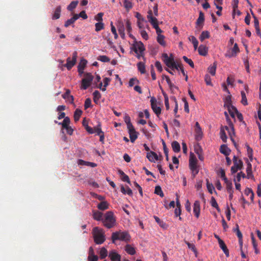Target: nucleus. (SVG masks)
<instances>
[{"instance_id":"nucleus-1","label":"nucleus","mask_w":261,"mask_h":261,"mask_svg":"<svg viewBox=\"0 0 261 261\" xmlns=\"http://www.w3.org/2000/svg\"><path fill=\"white\" fill-rule=\"evenodd\" d=\"M225 115L226 117L227 123L228 126H222L220 129V138L224 142H226L227 141V133L230 138L231 140L233 141V137L234 136V129L232 123L230 120L228 119V116L226 112H225Z\"/></svg>"},{"instance_id":"nucleus-2","label":"nucleus","mask_w":261,"mask_h":261,"mask_svg":"<svg viewBox=\"0 0 261 261\" xmlns=\"http://www.w3.org/2000/svg\"><path fill=\"white\" fill-rule=\"evenodd\" d=\"M102 223L107 228H111L116 225V218L112 211H108L104 215Z\"/></svg>"},{"instance_id":"nucleus-3","label":"nucleus","mask_w":261,"mask_h":261,"mask_svg":"<svg viewBox=\"0 0 261 261\" xmlns=\"http://www.w3.org/2000/svg\"><path fill=\"white\" fill-rule=\"evenodd\" d=\"M112 240L113 243H115L117 240L128 242L130 240V236L126 231H118L112 233Z\"/></svg>"},{"instance_id":"nucleus-4","label":"nucleus","mask_w":261,"mask_h":261,"mask_svg":"<svg viewBox=\"0 0 261 261\" xmlns=\"http://www.w3.org/2000/svg\"><path fill=\"white\" fill-rule=\"evenodd\" d=\"M162 59L165 65L172 70H174V68H176L178 63L174 61L173 55L171 54L169 56L166 53H163L162 55Z\"/></svg>"},{"instance_id":"nucleus-5","label":"nucleus","mask_w":261,"mask_h":261,"mask_svg":"<svg viewBox=\"0 0 261 261\" xmlns=\"http://www.w3.org/2000/svg\"><path fill=\"white\" fill-rule=\"evenodd\" d=\"M93 234L96 244H101L105 242L106 240L105 232L102 228L94 227L93 229Z\"/></svg>"},{"instance_id":"nucleus-6","label":"nucleus","mask_w":261,"mask_h":261,"mask_svg":"<svg viewBox=\"0 0 261 261\" xmlns=\"http://www.w3.org/2000/svg\"><path fill=\"white\" fill-rule=\"evenodd\" d=\"M132 49L136 53L137 58L140 59L141 57L144 58L145 47L142 42L141 41L135 42L133 45Z\"/></svg>"},{"instance_id":"nucleus-7","label":"nucleus","mask_w":261,"mask_h":261,"mask_svg":"<svg viewBox=\"0 0 261 261\" xmlns=\"http://www.w3.org/2000/svg\"><path fill=\"white\" fill-rule=\"evenodd\" d=\"M197 160L196 156L193 152H190L189 157V167L192 173L196 175L198 172L197 166Z\"/></svg>"},{"instance_id":"nucleus-8","label":"nucleus","mask_w":261,"mask_h":261,"mask_svg":"<svg viewBox=\"0 0 261 261\" xmlns=\"http://www.w3.org/2000/svg\"><path fill=\"white\" fill-rule=\"evenodd\" d=\"M93 80V76L91 73H85L84 74V77L82 81L81 88L84 90L87 89L90 86Z\"/></svg>"},{"instance_id":"nucleus-9","label":"nucleus","mask_w":261,"mask_h":261,"mask_svg":"<svg viewBox=\"0 0 261 261\" xmlns=\"http://www.w3.org/2000/svg\"><path fill=\"white\" fill-rule=\"evenodd\" d=\"M233 166L231 168V172L232 174L236 173L238 170H241L243 166V162L236 156L233 158Z\"/></svg>"},{"instance_id":"nucleus-10","label":"nucleus","mask_w":261,"mask_h":261,"mask_svg":"<svg viewBox=\"0 0 261 261\" xmlns=\"http://www.w3.org/2000/svg\"><path fill=\"white\" fill-rule=\"evenodd\" d=\"M77 57V53L75 51L72 53V58L68 57L67 59V63L65 65V66L67 68L68 70H70L72 67L74 66L76 62Z\"/></svg>"},{"instance_id":"nucleus-11","label":"nucleus","mask_w":261,"mask_h":261,"mask_svg":"<svg viewBox=\"0 0 261 261\" xmlns=\"http://www.w3.org/2000/svg\"><path fill=\"white\" fill-rule=\"evenodd\" d=\"M151 107L154 113L159 116L161 113V109L156 99L152 97L150 99Z\"/></svg>"},{"instance_id":"nucleus-12","label":"nucleus","mask_w":261,"mask_h":261,"mask_svg":"<svg viewBox=\"0 0 261 261\" xmlns=\"http://www.w3.org/2000/svg\"><path fill=\"white\" fill-rule=\"evenodd\" d=\"M87 61L86 59L84 58L81 59L77 66L78 72L80 76H82V75L83 74L84 70L87 65Z\"/></svg>"},{"instance_id":"nucleus-13","label":"nucleus","mask_w":261,"mask_h":261,"mask_svg":"<svg viewBox=\"0 0 261 261\" xmlns=\"http://www.w3.org/2000/svg\"><path fill=\"white\" fill-rule=\"evenodd\" d=\"M147 18L149 21V22H150V23L152 24L153 27H156V25H159L158 24V21L156 17H153L152 16V13L151 10H149L148 12V14L147 15Z\"/></svg>"},{"instance_id":"nucleus-14","label":"nucleus","mask_w":261,"mask_h":261,"mask_svg":"<svg viewBox=\"0 0 261 261\" xmlns=\"http://www.w3.org/2000/svg\"><path fill=\"white\" fill-rule=\"evenodd\" d=\"M195 138L197 140H200L202 137V131L201 128L200 126V125L198 122H196L195 123Z\"/></svg>"},{"instance_id":"nucleus-15","label":"nucleus","mask_w":261,"mask_h":261,"mask_svg":"<svg viewBox=\"0 0 261 261\" xmlns=\"http://www.w3.org/2000/svg\"><path fill=\"white\" fill-rule=\"evenodd\" d=\"M129 135L130 140L134 142L138 138V133L135 130L134 127L127 128Z\"/></svg>"},{"instance_id":"nucleus-16","label":"nucleus","mask_w":261,"mask_h":261,"mask_svg":"<svg viewBox=\"0 0 261 261\" xmlns=\"http://www.w3.org/2000/svg\"><path fill=\"white\" fill-rule=\"evenodd\" d=\"M118 32L122 39L125 38V29L124 27L123 23L121 20H118L116 24Z\"/></svg>"},{"instance_id":"nucleus-17","label":"nucleus","mask_w":261,"mask_h":261,"mask_svg":"<svg viewBox=\"0 0 261 261\" xmlns=\"http://www.w3.org/2000/svg\"><path fill=\"white\" fill-rule=\"evenodd\" d=\"M246 177L248 179H252L253 178V175L252 172V165L248 159L246 160Z\"/></svg>"},{"instance_id":"nucleus-18","label":"nucleus","mask_w":261,"mask_h":261,"mask_svg":"<svg viewBox=\"0 0 261 261\" xmlns=\"http://www.w3.org/2000/svg\"><path fill=\"white\" fill-rule=\"evenodd\" d=\"M193 212L197 218L200 216V205L198 201H195L193 205Z\"/></svg>"},{"instance_id":"nucleus-19","label":"nucleus","mask_w":261,"mask_h":261,"mask_svg":"<svg viewBox=\"0 0 261 261\" xmlns=\"http://www.w3.org/2000/svg\"><path fill=\"white\" fill-rule=\"evenodd\" d=\"M70 91L69 89H66L65 93L62 95V97L66 100V102L72 103L74 98L73 96L70 95Z\"/></svg>"},{"instance_id":"nucleus-20","label":"nucleus","mask_w":261,"mask_h":261,"mask_svg":"<svg viewBox=\"0 0 261 261\" xmlns=\"http://www.w3.org/2000/svg\"><path fill=\"white\" fill-rule=\"evenodd\" d=\"M147 158L151 162L155 163L158 160V156L156 153L153 151H150L147 153Z\"/></svg>"},{"instance_id":"nucleus-21","label":"nucleus","mask_w":261,"mask_h":261,"mask_svg":"<svg viewBox=\"0 0 261 261\" xmlns=\"http://www.w3.org/2000/svg\"><path fill=\"white\" fill-rule=\"evenodd\" d=\"M109 256L112 261H120L121 260L120 255L114 250H112L109 253Z\"/></svg>"},{"instance_id":"nucleus-22","label":"nucleus","mask_w":261,"mask_h":261,"mask_svg":"<svg viewBox=\"0 0 261 261\" xmlns=\"http://www.w3.org/2000/svg\"><path fill=\"white\" fill-rule=\"evenodd\" d=\"M197 49L198 50L199 54L201 56H205L207 54L208 47L204 45H200Z\"/></svg>"},{"instance_id":"nucleus-23","label":"nucleus","mask_w":261,"mask_h":261,"mask_svg":"<svg viewBox=\"0 0 261 261\" xmlns=\"http://www.w3.org/2000/svg\"><path fill=\"white\" fill-rule=\"evenodd\" d=\"M111 79L108 77H105L103 79V83L100 82L99 84V88L103 91H106V87L109 85Z\"/></svg>"},{"instance_id":"nucleus-24","label":"nucleus","mask_w":261,"mask_h":261,"mask_svg":"<svg viewBox=\"0 0 261 261\" xmlns=\"http://www.w3.org/2000/svg\"><path fill=\"white\" fill-rule=\"evenodd\" d=\"M124 250L128 254L132 255H134L136 252L135 248L133 245L129 244H127L125 246Z\"/></svg>"},{"instance_id":"nucleus-25","label":"nucleus","mask_w":261,"mask_h":261,"mask_svg":"<svg viewBox=\"0 0 261 261\" xmlns=\"http://www.w3.org/2000/svg\"><path fill=\"white\" fill-rule=\"evenodd\" d=\"M227 109L230 116L233 118H234L236 117V114L238 112L237 109L234 107L231 106V105H229L227 106Z\"/></svg>"},{"instance_id":"nucleus-26","label":"nucleus","mask_w":261,"mask_h":261,"mask_svg":"<svg viewBox=\"0 0 261 261\" xmlns=\"http://www.w3.org/2000/svg\"><path fill=\"white\" fill-rule=\"evenodd\" d=\"M156 41L162 46L164 47H166L167 43L165 40V37L164 35H160L159 36H157Z\"/></svg>"},{"instance_id":"nucleus-27","label":"nucleus","mask_w":261,"mask_h":261,"mask_svg":"<svg viewBox=\"0 0 261 261\" xmlns=\"http://www.w3.org/2000/svg\"><path fill=\"white\" fill-rule=\"evenodd\" d=\"M61 12V6H58L55 10L54 13L52 15V19L54 20L59 19L60 17Z\"/></svg>"},{"instance_id":"nucleus-28","label":"nucleus","mask_w":261,"mask_h":261,"mask_svg":"<svg viewBox=\"0 0 261 261\" xmlns=\"http://www.w3.org/2000/svg\"><path fill=\"white\" fill-rule=\"evenodd\" d=\"M218 243H219L220 247L223 250V251L224 253V254H225V255L227 257H228L229 255V250L227 249V246L225 245L224 242L222 240V241H220Z\"/></svg>"},{"instance_id":"nucleus-29","label":"nucleus","mask_w":261,"mask_h":261,"mask_svg":"<svg viewBox=\"0 0 261 261\" xmlns=\"http://www.w3.org/2000/svg\"><path fill=\"white\" fill-rule=\"evenodd\" d=\"M79 18L78 14H74L73 16L69 19H68L65 23V27H68L70 25L74 23V22Z\"/></svg>"},{"instance_id":"nucleus-30","label":"nucleus","mask_w":261,"mask_h":261,"mask_svg":"<svg viewBox=\"0 0 261 261\" xmlns=\"http://www.w3.org/2000/svg\"><path fill=\"white\" fill-rule=\"evenodd\" d=\"M77 164L79 165H85L90 166L91 167H95L97 166L96 164L94 163L86 162L82 160H79L77 161Z\"/></svg>"},{"instance_id":"nucleus-31","label":"nucleus","mask_w":261,"mask_h":261,"mask_svg":"<svg viewBox=\"0 0 261 261\" xmlns=\"http://www.w3.org/2000/svg\"><path fill=\"white\" fill-rule=\"evenodd\" d=\"M137 24L140 30H144L145 28H148L147 22L145 19H143L142 21H137Z\"/></svg>"},{"instance_id":"nucleus-32","label":"nucleus","mask_w":261,"mask_h":261,"mask_svg":"<svg viewBox=\"0 0 261 261\" xmlns=\"http://www.w3.org/2000/svg\"><path fill=\"white\" fill-rule=\"evenodd\" d=\"M220 152L225 155H228L230 153V150L226 145H222L220 149Z\"/></svg>"},{"instance_id":"nucleus-33","label":"nucleus","mask_w":261,"mask_h":261,"mask_svg":"<svg viewBox=\"0 0 261 261\" xmlns=\"http://www.w3.org/2000/svg\"><path fill=\"white\" fill-rule=\"evenodd\" d=\"M154 219H155L156 222L160 225L161 227L163 229H167L168 227L167 225L162 220H161L159 217L154 216Z\"/></svg>"},{"instance_id":"nucleus-34","label":"nucleus","mask_w":261,"mask_h":261,"mask_svg":"<svg viewBox=\"0 0 261 261\" xmlns=\"http://www.w3.org/2000/svg\"><path fill=\"white\" fill-rule=\"evenodd\" d=\"M234 231L236 232L237 235V236H238V237L239 238V243H240L241 245H242V244H243V240H242L243 236H242V234L241 232L240 231V230L239 229V225L238 224L236 225V228H235L234 229Z\"/></svg>"},{"instance_id":"nucleus-35","label":"nucleus","mask_w":261,"mask_h":261,"mask_svg":"<svg viewBox=\"0 0 261 261\" xmlns=\"http://www.w3.org/2000/svg\"><path fill=\"white\" fill-rule=\"evenodd\" d=\"M109 204L106 201H103L98 204L97 207L99 210L104 211L109 208Z\"/></svg>"},{"instance_id":"nucleus-36","label":"nucleus","mask_w":261,"mask_h":261,"mask_svg":"<svg viewBox=\"0 0 261 261\" xmlns=\"http://www.w3.org/2000/svg\"><path fill=\"white\" fill-rule=\"evenodd\" d=\"M137 66L138 70L140 72L141 74H144L146 73V69L144 63L140 62L137 63Z\"/></svg>"},{"instance_id":"nucleus-37","label":"nucleus","mask_w":261,"mask_h":261,"mask_svg":"<svg viewBox=\"0 0 261 261\" xmlns=\"http://www.w3.org/2000/svg\"><path fill=\"white\" fill-rule=\"evenodd\" d=\"M244 193L246 196L249 197L251 201H253L254 193L251 189L246 188L245 190Z\"/></svg>"},{"instance_id":"nucleus-38","label":"nucleus","mask_w":261,"mask_h":261,"mask_svg":"<svg viewBox=\"0 0 261 261\" xmlns=\"http://www.w3.org/2000/svg\"><path fill=\"white\" fill-rule=\"evenodd\" d=\"M103 214L99 211H96L93 212V218L97 221H102L103 217Z\"/></svg>"},{"instance_id":"nucleus-39","label":"nucleus","mask_w":261,"mask_h":261,"mask_svg":"<svg viewBox=\"0 0 261 261\" xmlns=\"http://www.w3.org/2000/svg\"><path fill=\"white\" fill-rule=\"evenodd\" d=\"M216 68L217 64L216 63H214L208 67L207 69L208 72L211 73L212 75L214 76L216 74Z\"/></svg>"},{"instance_id":"nucleus-40","label":"nucleus","mask_w":261,"mask_h":261,"mask_svg":"<svg viewBox=\"0 0 261 261\" xmlns=\"http://www.w3.org/2000/svg\"><path fill=\"white\" fill-rule=\"evenodd\" d=\"M173 150L175 152H178L180 150V146L179 143L177 141H173L171 144Z\"/></svg>"},{"instance_id":"nucleus-41","label":"nucleus","mask_w":261,"mask_h":261,"mask_svg":"<svg viewBox=\"0 0 261 261\" xmlns=\"http://www.w3.org/2000/svg\"><path fill=\"white\" fill-rule=\"evenodd\" d=\"M210 37V33L208 31H205L202 32L201 35L199 36V39L201 42H202L204 41V39H208Z\"/></svg>"},{"instance_id":"nucleus-42","label":"nucleus","mask_w":261,"mask_h":261,"mask_svg":"<svg viewBox=\"0 0 261 261\" xmlns=\"http://www.w3.org/2000/svg\"><path fill=\"white\" fill-rule=\"evenodd\" d=\"M82 111L80 109H77L75 110L74 113V121L77 122L79 120L82 114Z\"/></svg>"},{"instance_id":"nucleus-43","label":"nucleus","mask_w":261,"mask_h":261,"mask_svg":"<svg viewBox=\"0 0 261 261\" xmlns=\"http://www.w3.org/2000/svg\"><path fill=\"white\" fill-rule=\"evenodd\" d=\"M241 103L244 106L248 105L247 99L246 95V93L244 91H241Z\"/></svg>"},{"instance_id":"nucleus-44","label":"nucleus","mask_w":261,"mask_h":261,"mask_svg":"<svg viewBox=\"0 0 261 261\" xmlns=\"http://www.w3.org/2000/svg\"><path fill=\"white\" fill-rule=\"evenodd\" d=\"M121 191L122 193L124 194H127L128 195H132L133 194L132 190L128 187L125 188L123 186H121Z\"/></svg>"},{"instance_id":"nucleus-45","label":"nucleus","mask_w":261,"mask_h":261,"mask_svg":"<svg viewBox=\"0 0 261 261\" xmlns=\"http://www.w3.org/2000/svg\"><path fill=\"white\" fill-rule=\"evenodd\" d=\"M210 203L213 207H215L216 208V210L218 211V212L220 211V209L219 207V205L215 199V198L214 197H212L210 201Z\"/></svg>"},{"instance_id":"nucleus-46","label":"nucleus","mask_w":261,"mask_h":261,"mask_svg":"<svg viewBox=\"0 0 261 261\" xmlns=\"http://www.w3.org/2000/svg\"><path fill=\"white\" fill-rule=\"evenodd\" d=\"M108 255V251L107 250L102 247L100 249L99 251V256L101 259L105 258Z\"/></svg>"},{"instance_id":"nucleus-47","label":"nucleus","mask_w":261,"mask_h":261,"mask_svg":"<svg viewBox=\"0 0 261 261\" xmlns=\"http://www.w3.org/2000/svg\"><path fill=\"white\" fill-rule=\"evenodd\" d=\"M97 60L100 61L103 63H107L110 61V59L105 55H100L97 58Z\"/></svg>"},{"instance_id":"nucleus-48","label":"nucleus","mask_w":261,"mask_h":261,"mask_svg":"<svg viewBox=\"0 0 261 261\" xmlns=\"http://www.w3.org/2000/svg\"><path fill=\"white\" fill-rule=\"evenodd\" d=\"M206 187L208 192L211 194H213L214 192L217 193L215 191V188L213 184L210 183L208 180H207L206 181Z\"/></svg>"},{"instance_id":"nucleus-49","label":"nucleus","mask_w":261,"mask_h":261,"mask_svg":"<svg viewBox=\"0 0 261 261\" xmlns=\"http://www.w3.org/2000/svg\"><path fill=\"white\" fill-rule=\"evenodd\" d=\"M204 20V16L203 13L200 11L199 12V17L196 21V24L197 25H200V24L203 23Z\"/></svg>"},{"instance_id":"nucleus-50","label":"nucleus","mask_w":261,"mask_h":261,"mask_svg":"<svg viewBox=\"0 0 261 261\" xmlns=\"http://www.w3.org/2000/svg\"><path fill=\"white\" fill-rule=\"evenodd\" d=\"M124 120L127 125V128H129V127L131 128L132 126H133V125H132V124L131 123L130 118L128 115L126 114L125 115L124 118Z\"/></svg>"},{"instance_id":"nucleus-51","label":"nucleus","mask_w":261,"mask_h":261,"mask_svg":"<svg viewBox=\"0 0 261 261\" xmlns=\"http://www.w3.org/2000/svg\"><path fill=\"white\" fill-rule=\"evenodd\" d=\"M227 192L233 191L232 184L231 181L227 180L224 181Z\"/></svg>"},{"instance_id":"nucleus-52","label":"nucleus","mask_w":261,"mask_h":261,"mask_svg":"<svg viewBox=\"0 0 261 261\" xmlns=\"http://www.w3.org/2000/svg\"><path fill=\"white\" fill-rule=\"evenodd\" d=\"M95 26L96 32H99L104 29V23L102 22L96 23Z\"/></svg>"},{"instance_id":"nucleus-53","label":"nucleus","mask_w":261,"mask_h":261,"mask_svg":"<svg viewBox=\"0 0 261 261\" xmlns=\"http://www.w3.org/2000/svg\"><path fill=\"white\" fill-rule=\"evenodd\" d=\"M124 22L126 26V30L128 33H130L132 32V27H131V22L128 19H126L124 20Z\"/></svg>"},{"instance_id":"nucleus-54","label":"nucleus","mask_w":261,"mask_h":261,"mask_svg":"<svg viewBox=\"0 0 261 261\" xmlns=\"http://www.w3.org/2000/svg\"><path fill=\"white\" fill-rule=\"evenodd\" d=\"M247 150L248 156L251 162L253 160V150L248 145H247Z\"/></svg>"},{"instance_id":"nucleus-55","label":"nucleus","mask_w":261,"mask_h":261,"mask_svg":"<svg viewBox=\"0 0 261 261\" xmlns=\"http://www.w3.org/2000/svg\"><path fill=\"white\" fill-rule=\"evenodd\" d=\"M77 4L78 1H73L67 7V9L69 11H72L77 6Z\"/></svg>"},{"instance_id":"nucleus-56","label":"nucleus","mask_w":261,"mask_h":261,"mask_svg":"<svg viewBox=\"0 0 261 261\" xmlns=\"http://www.w3.org/2000/svg\"><path fill=\"white\" fill-rule=\"evenodd\" d=\"M70 122V121L69 118L68 117H65V118L63 120L61 124H62L63 127L65 128L69 125Z\"/></svg>"},{"instance_id":"nucleus-57","label":"nucleus","mask_w":261,"mask_h":261,"mask_svg":"<svg viewBox=\"0 0 261 261\" xmlns=\"http://www.w3.org/2000/svg\"><path fill=\"white\" fill-rule=\"evenodd\" d=\"M154 193L163 197L164 196V193L162 190L160 186H156L155 188Z\"/></svg>"},{"instance_id":"nucleus-58","label":"nucleus","mask_w":261,"mask_h":261,"mask_svg":"<svg viewBox=\"0 0 261 261\" xmlns=\"http://www.w3.org/2000/svg\"><path fill=\"white\" fill-rule=\"evenodd\" d=\"M186 243L187 245L188 248L189 249H191L196 255L197 253V251L196 249L195 246L193 244H191L188 242H186Z\"/></svg>"},{"instance_id":"nucleus-59","label":"nucleus","mask_w":261,"mask_h":261,"mask_svg":"<svg viewBox=\"0 0 261 261\" xmlns=\"http://www.w3.org/2000/svg\"><path fill=\"white\" fill-rule=\"evenodd\" d=\"M204 81L207 85L213 86V84L211 82V78L208 74H206L205 75Z\"/></svg>"},{"instance_id":"nucleus-60","label":"nucleus","mask_w":261,"mask_h":261,"mask_svg":"<svg viewBox=\"0 0 261 261\" xmlns=\"http://www.w3.org/2000/svg\"><path fill=\"white\" fill-rule=\"evenodd\" d=\"M103 14L102 13H99L94 16V19L98 21V22H102V16Z\"/></svg>"},{"instance_id":"nucleus-61","label":"nucleus","mask_w":261,"mask_h":261,"mask_svg":"<svg viewBox=\"0 0 261 261\" xmlns=\"http://www.w3.org/2000/svg\"><path fill=\"white\" fill-rule=\"evenodd\" d=\"M93 130L94 131V133H96L97 135L100 134H101L103 132L101 130V125L100 124H98L96 126L93 128Z\"/></svg>"},{"instance_id":"nucleus-62","label":"nucleus","mask_w":261,"mask_h":261,"mask_svg":"<svg viewBox=\"0 0 261 261\" xmlns=\"http://www.w3.org/2000/svg\"><path fill=\"white\" fill-rule=\"evenodd\" d=\"M93 99L95 102L97 100H98L101 97L100 93L98 91H95L93 93Z\"/></svg>"},{"instance_id":"nucleus-63","label":"nucleus","mask_w":261,"mask_h":261,"mask_svg":"<svg viewBox=\"0 0 261 261\" xmlns=\"http://www.w3.org/2000/svg\"><path fill=\"white\" fill-rule=\"evenodd\" d=\"M123 5L124 7L127 10L131 9L132 7V3L128 0H124Z\"/></svg>"},{"instance_id":"nucleus-64","label":"nucleus","mask_w":261,"mask_h":261,"mask_svg":"<svg viewBox=\"0 0 261 261\" xmlns=\"http://www.w3.org/2000/svg\"><path fill=\"white\" fill-rule=\"evenodd\" d=\"M240 51L239 48L237 43L234 44V46L232 49V56H236L237 53Z\"/></svg>"}]
</instances>
